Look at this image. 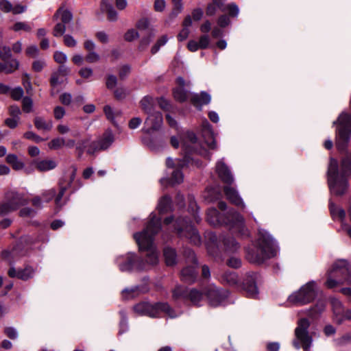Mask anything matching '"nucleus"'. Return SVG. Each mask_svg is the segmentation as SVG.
I'll list each match as a JSON object with an SVG mask.
<instances>
[{
  "label": "nucleus",
  "mask_w": 351,
  "mask_h": 351,
  "mask_svg": "<svg viewBox=\"0 0 351 351\" xmlns=\"http://www.w3.org/2000/svg\"><path fill=\"white\" fill-rule=\"evenodd\" d=\"M161 228L160 219L156 216L151 217L146 228L134 234L139 250L145 252V258H138L132 253H128L117 258V261L121 271H130L132 269L145 270L148 266L155 265L158 262V253L154 245V236Z\"/></svg>",
  "instance_id": "obj_1"
},
{
  "label": "nucleus",
  "mask_w": 351,
  "mask_h": 351,
  "mask_svg": "<svg viewBox=\"0 0 351 351\" xmlns=\"http://www.w3.org/2000/svg\"><path fill=\"white\" fill-rule=\"evenodd\" d=\"M351 175V161L348 156L345 157L341 165V173H339L337 160L331 158L328 169V184L332 195L341 196L348 190V181L346 177Z\"/></svg>",
  "instance_id": "obj_2"
},
{
  "label": "nucleus",
  "mask_w": 351,
  "mask_h": 351,
  "mask_svg": "<svg viewBox=\"0 0 351 351\" xmlns=\"http://www.w3.org/2000/svg\"><path fill=\"white\" fill-rule=\"evenodd\" d=\"M186 140L182 143V148L185 152V155L182 159H178L176 160L177 169L172 173L171 181L172 184H180L183 181V174L180 169L187 167L189 165H195L197 167H199L201 164L196 159H194L190 156V154L192 152H197L199 155L207 156V151L200 147L197 149L196 147L197 137L193 132H187L186 135Z\"/></svg>",
  "instance_id": "obj_3"
},
{
  "label": "nucleus",
  "mask_w": 351,
  "mask_h": 351,
  "mask_svg": "<svg viewBox=\"0 0 351 351\" xmlns=\"http://www.w3.org/2000/svg\"><path fill=\"white\" fill-rule=\"evenodd\" d=\"M274 242L269 234L264 230H259L256 244L246 250V259L251 263L261 265L267 259L276 255Z\"/></svg>",
  "instance_id": "obj_4"
},
{
  "label": "nucleus",
  "mask_w": 351,
  "mask_h": 351,
  "mask_svg": "<svg viewBox=\"0 0 351 351\" xmlns=\"http://www.w3.org/2000/svg\"><path fill=\"white\" fill-rule=\"evenodd\" d=\"M258 274L255 272H249L246 274L241 285L239 283V276L237 273L233 271H226L221 276V281L223 284L230 287H236L244 291L246 296L252 298H256L258 294V289L256 282L258 278Z\"/></svg>",
  "instance_id": "obj_5"
},
{
  "label": "nucleus",
  "mask_w": 351,
  "mask_h": 351,
  "mask_svg": "<svg viewBox=\"0 0 351 351\" xmlns=\"http://www.w3.org/2000/svg\"><path fill=\"white\" fill-rule=\"evenodd\" d=\"M339 125L336 132L335 145L338 150L345 151L348 145L351 135V115L342 112L337 121Z\"/></svg>",
  "instance_id": "obj_6"
},
{
  "label": "nucleus",
  "mask_w": 351,
  "mask_h": 351,
  "mask_svg": "<svg viewBox=\"0 0 351 351\" xmlns=\"http://www.w3.org/2000/svg\"><path fill=\"white\" fill-rule=\"evenodd\" d=\"M134 311L138 315H147L152 317L159 316L162 312L165 313L170 317H176L173 310L167 302L152 304L147 302H143L136 304L134 306Z\"/></svg>",
  "instance_id": "obj_7"
},
{
  "label": "nucleus",
  "mask_w": 351,
  "mask_h": 351,
  "mask_svg": "<svg viewBox=\"0 0 351 351\" xmlns=\"http://www.w3.org/2000/svg\"><path fill=\"white\" fill-rule=\"evenodd\" d=\"M317 291L315 282L310 281L289 295L288 300L295 305L306 304L313 301L317 295Z\"/></svg>",
  "instance_id": "obj_8"
},
{
  "label": "nucleus",
  "mask_w": 351,
  "mask_h": 351,
  "mask_svg": "<svg viewBox=\"0 0 351 351\" xmlns=\"http://www.w3.org/2000/svg\"><path fill=\"white\" fill-rule=\"evenodd\" d=\"M309 326L310 322L307 319L302 318L298 321L295 329V339L293 341V345L296 349L302 346L305 351H309L313 341L308 331Z\"/></svg>",
  "instance_id": "obj_9"
},
{
  "label": "nucleus",
  "mask_w": 351,
  "mask_h": 351,
  "mask_svg": "<svg viewBox=\"0 0 351 351\" xmlns=\"http://www.w3.org/2000/svg\"><path fill=\"white\" fill-rule=\"evenodd\" d=\"M27 204L28 200L23 194L14 191H8L5 193L4 202L0 204V215H6Z\"/></svg>",
  "instance_id": "obj_10"
},
{
  "label": "nucleus",
  "mask_w": 351,
  "mask_h": 351,
  "mask_svg": "<svg viewBox=\"0 0 351 351\" xmlns=\"http://www.w3.org/2000/svg\"><path fill=\"white\" fill-rule=\"evenodd\" d=\"M175 230L180 237H185L194 245H199L201 237L197 230L183 217L178 218L175 224Z\"/></svg>",
  "instance_id": "obj_11"
},
{
  "label": "nucleus",
  "mask_w": 351,
  "mask_h": 351,
  "mask_svg": "<svg viewBox=\"0 0 351 351\" xmlns=\"http://www.w3.org/2000/svg\"><path fill=\"white\" fill-rule=\"evenodd\" d=\"M114 141V136L111 130H106L96 141H93L86 151L88 154L108 149Z\"/></svg>",
  "instance_id": "obj_12"
},
{
  "label": "nucleus",
  "mask_w": 351,
  "mask_h": 351,
  "mask_svg": "<svg viewBox=\"0 0 351 351\" xmlns=\"http://www.w3.org/2000/svg\"><path fill=\"white\" fill-rule=\"evenodd\" d=\"M202 292L195 289H188L178 286L173 291V298L174 299L189 300L194 305H197L202 300Z\"/></svg>",
  "instance_id": "obj_13"
},
{
  "label": "nucleus",
  "mask_w": 351,
  "mask_h": 351,
  "mask_svg": "<svg viewBox=\"0 0 351 351\" xmlns=\"http://www.w3.org/2000/svg\"><path fill=\"white\" fill-rule=\"evenodd\" d=\"M229 292L215 286L210 287L206 292L209 304L212 306H218L228 297Z\"/></svg>",
  "instance_id": "obj_14"
},
{
  "label": "nucleus",
  "mask_w": 351,
  "mask_h": 351,
  "mask_svg": "<svg viewBox=\"0 0 351 351\" xmlns=\"http://www.w3.org/2000/svg\"><path fill=\"white\" fill-rule=\"evenodd\" d=\"M328 273L334 276L342 279L343 282L351 283V272L349 271L348 263L345 260L335 262Z\"/></svg>",
  "instance_id": "obj_15"
},
{
  "label": "nucleus",
  "mask_w": 351,
  "mask_h": 351,
  "mask_svg": "<svg viewBox=\"0 0 351 351\" xmlns=\"http://www.w3.org/2000/svg\"><path fill=\"white\" fill-rule=\"evenodd\" d=\"M334 320L341 324L345 320H351V309H345L342 303L337 299L331 300Z\"/></svg>",
  "instance_id": "obj_16"
},
{
  "label": "nucleus",
  "mask_w": 351,
  "mask_h": 351,
  "mask_svg": "<svg viewBox=\"0 0 351 351\" xmlns=\"http://www.w3.org/2000/svg\"><path fill=\"white\" fill-rule=\"evenodd\" d=\"M145 124L148 126L143 129L147 134H151L154 131L158 130L162 124V115L160 112L153 110L149 114L145 121Z\"/></svg>",
  "instance_id": "obj_17"
},
{
  "label": "nucleus",
  "mask_w": 351,
  "mask_h": 351,
  "mask_svg": "<svg viewBox=\"0 0 351 351\" xmlns=\"http://www.w3.org/2000/svg\"><path fill=\"white\" fill-rule=\"evenodd\" d=\"M76 171L77 169L73 167V172L71 173L69 178L60 180L59 182L60 191L58 195L55 198V203L59 208L62 206V198L64 196L66 191L71 187L73 180H75Z\"/></svg>",
  "instance_id": "obj_18"
},
{
  "label": "nucleus",
  "mask_w": 351,
  "mask_h": 351,
  "mask_svg": "<svg viewBox=\"0 0 351 351\" xmlns=\"http://www.w3.org/2000/svg\"><path fill=\"white\" fill-rule=\"evenodd\" d=\"M228 223L232 226V228H237L239 232L244 235L247 234V230L244 227V219L237 212L232 210L228 213L227 217Z\"/></svg>",
  "instance_id": "obj_19"
},
{
  "label": "nucleus",
  "mask_w": 351,
  "mask_h": 351,
  "mask_svg": "<svg viewBox=\"0 0 351 351\" xmlns=\"http://www.w3.org/2000/svg\"><path fill=\"white\" fill-rule=\"evenodd\" d=\"M35 273V270L31 266H27L24 269L16 270L14 267H10L8 271V274L11 278H18L23 280H27L32 278Z\"/></svg>",
  "instance_id": "obj_20"
},
{
  "label": "nucleus",
  "mask_w": 351,
  "mask_h": 351,
  "mask_svg": "<svg viewBox=\"0 0 351 351\" xmlns=\"http://www.w3.org/2000/svg\"><path fill=\"white\" fill-rule=\"evenodd\" d=\"M216 171L221 181L228 185H230L234 182V178L230 169L222 160H219L217 163Z\"/></svg>",
  "instance_id": "obj_21"
},
{
  "label": "nucleus",
  "mask_w": 351,
  "mask_h": 351,
  "mask_svg": "<svg viewBox=\"0 0 351 351\" xmlns=\"http://www.w3.org/2000/svg\"><path fill=\"white\" fill-rule=\"evenodd\" d=\"M202 126V136L204 137L205 143L209 149H215L217 148V144L211 129V125L207 121H205Z\"/></svg>",
  "instance_id": "obj_22"
},
{
  "label": "nucleus",
  "mask_w": 351,
  "mask_h": 351,
  "mask_svg": "<svg viewBox=\"0 0 351 351\" xmlns=\"http://www.w3.org/2000/svg\"><path fill=\"white\" fill-rule=\"evenodd\" d=\"M223 192H224L227 199L231 203H232L233 204H234L236 206H241L243 208L245 206L242 199L241 198L237 191L234 188H233L229 185H227V186H224Z\"/></svg>",
  "instance_id": "obj_23"
},
{
  "label": "nucleus",
  "mask_w": 351,
  "mask_h": 351,
  "mask_svg": "<svg viewBox=\"0 0 351 351\" xmlns=\"http://www.w3.org/2000/svg\"><path fill=\"white\" fill-rule=\"evenodd\" d=\"M190 100L195 107L201 110L203 105H207L210 102L211 97L208 93L202 91L199 94H193Z\"/></svg>",
  "instance_id": "obj_24"
},
{
  "label": "nucleus",
  "mask_w": 351,
  "mask_h": 351,
  "mask_svg": "<svg viewBox=\"0 0 351 351\" xmlns=\"http://www.w3.org/2000/svg\"><path fill=\"white\" fill-rule=\"evenodd\" d=\"M101 10L107 14V19L110 21H116L118 14L112 5V0H101Z\"/></svg>",
  "instance_id": "obj_25"
},
{
  "label": "nucleus",
  "mask_w": 351,
  "mask_h": 351,
  "mask_svg": "<svg viewBox=\"0 0 351 351\" xmlns=\"http://www.w3.org/2000/svg\"><path fill=\"white\" fill-rule=\"evenodd\" d=\"M219 239L223 243L224 250L227 252H236L240 247L239 243L232 236H221Z\"/></svg>",
  "instance_id": "obj_26"
},
{
  "label": "nucleus",
  "mask_w": 351,
  "mask_h": 351,
  "mask_svg": "<svg viewBox=\"0 0 351 351\" xmlns=\"http://www.w3.org/2000/svg\"><path fill=\"white\" fill-rule=\"evenodd\" d=\"M197 277V272L193 266L184 268L181 271V279L186 283H193Z\"/></svg>",
  "instance_id": "obj_27"
},
{
  "label": "nucleus",
  "mask_w": 351,
  "mask_h": 351,
  "mask_svg": "<svg viewBox=\"0 0 351 351\" xmlns=\"http://www.w3.org/2000/svg\"><path fill=\"white\" fill-rule=\"evenodd\" d=\"M59 16H60V23H64L65 25L70 23L73 19L72 13L67 9L64 8V5H62L57 10V11L53 16V19L57 20Z\"/></svg>",
  "instance_id": "obj_28"
},
{
  "label": "nucleus",
  "mask_w": 351,
  "mask_h": 351,
  "mask_svg": "<svg viewBox=\"0 0 351 351\" xmlns=\"http://www.w3.org/2000/svg\"><path fill=\"white\" fill-rule=\"evenodd\" d=\"M19 62L16 59H11L3 62H0V73H12L19 69Z\"/></svg>",
  "instance_id": "obj_29"
},
{
  "label": "nucleus",
  "mask_w": 351,
  "mask_h": 351,
  "mask_svg": "<svg viewBox=\"0 0 351 351\" xmlns=\"http://www.w3.org/2000/svg\"><path fill=\"white\" fill-rule=\"evenodd\" d=\"M36 168L40 171H47L53 169L57 164L53 160H36L34 162Z\"/></svg>",
  "instance_id": "obj_30"
},
{
  "label": "nucleus",
  "mask_w": 351,
  "mask_h": 351,
  "mask_svg": "<svg viewBox=\"0 0 351 351\" xmlns=\"http://www.w3.org/2000/svg\"><path fill=\"white\" fill-rule=\"evenodd\" d=\"M36 128L43 132H49L53 128V122L51 120L46 121L42 117H36L34 119Z\"/></svg>",
  "instance_id": "obj_31"
},
{
  "label": "nucleus",
  "mask_w": 351,
  "mask_h": 351,
  "mask_svg": "<svg viewBox=\"0 0 351 351\" xmlns=\"http://www.w3.org/2000/svg\"><path fill=\"white\" fill-rule=\"evenodd\" d=\"M223 1L224 0H212V2L209 3L206 8V15L209 16H213L218 10L225 12Z\"/></svg>",
  "instance_id": "obj_32"
},
{
  "label": "nucleus",
  "mask_w": 351,
  "mask_h": 351,
  "mask_svg": "<svg viewBox=\"0 0 351 351\" xmlns=\"http://www.w3.org/2000/svg\"><path fill=\"white\" fill-rule=\"evenodd\" d=\"M163 256L167 265L172 266L176 263L177 254L174 249L169 247H165L164 249Z\"/></svg>",
  "instance_id": "obj_33"
},
{
  "label": "nucleus",
  "mask_w": 351,
  "mask_h": 351,
  "mask_svg": "<svg viewBox=\"0 0 351 351\" xmlns=\"http://www.w3.org/2000/svg\"><path fill=\"white\" fill-rule=\"evenodd\" d=\"M5 160L12 166L13 169L16 171L21 170L25 167L24 163L15 154L7 155Z\"/></svg>",
  "instance_id": "obj_34"
},
{
  "label": "nucleus",
  "mask_w": 351,
  "mask_h": 351,
  "mask_svg": "<svg viewBox=\"0 0 351 351\" xmlns=\"http://www.w3.org/2000/svg\"><path fill=\"white\" fill-rule=\"evenodd\" d=\"M141 291L138 286H134L131 288H126L121 292V295L124 300H130L138 296Z\"/></svg>",
  "instance_id": "obj_35"
},
{
  "label": "nucleus",
  "mask_w": 351,
  "mask_h": 351,
  "mask_svg": "<svg viewBox=\"0 0 351 351\" xmlns=\"http://www.w3.org/2000/svg\"><path fill=\"white\" fill-rule=\"evenodd\" d=\"M329 208L333 218L338 217L341 223H343L346 217V212L343 209L338 208L333 202L330 201Z\"/></svg>",
  "instance_id": "obj_36"
},
{
  "label": "nucleus",
  "mask_w": 351,
  "mask_h": 351,
  "mask_svg": "<svg viewBox=\"0 0 351 351\" xmlns=\"http://www.w3.org/2000/svg\"><path fill=\"white\" fill-rule=\"evenodd\" d=\"M206 219L210 225H217L219 223V213L215 208L208 209Z\"/></svg>",
  "instance_id": "obj_37"
},
{
  "label": "nucleus",
  "mask_w": 351,
  "mask_h": 351,
  "mask_svg": "<svg viewBox=\"0 0 351 351\" xmlns=\"http://www.w3.org/2000/svg\"><path fill=\"white\" fill-rule=\"evenodd\" d=\"M171 199L169 196L165 195L159 201L158 209L160 213H165L170 210Z\"/></svg>",
  "instance_id": "obj_38"
},
{
  "label": "nucleus",
  "mask_w": 351,
  "mask_h": 351,
  "mask_svg": "<svg viewBox=\"0 0 351 351\" xmlns=\"http://www.w3.org/2000/svg\"><path fill=\"white\" fill-rule=\"evenodd\" d=\"M154 34L152 30H147L146 36L142 38L140 41V44L138 46V49L140 51H144L146 49L147 46L149 45L152 38L154 37Z\"/></svg>",
  "instance_id": "obj_39"
},
{
  "label": "nucleus",
  "mask_w": 351,
  "mask_h": 351,
  "mask_svg": "<svg viewBox=\"0 0 351 351\" xmlns=\"http://www.w3.org/2000/svg\"><path fill=\"white\" fill-rule=\"evenodd\" d=\"M225 12H228V16L230 18H236L238 16L239 13V8L234 3H230L226 5L225 7Z\"/></svg>",
  "instance_id": "obj_40"
},
{
  "label": "nucleus",
  "mask_w": 351,
  "mask_h": 351,
  "mask_svg": "<svg viewBox=\"0 0 351 351\" xmlns=\"http://www.w3.org/2000/svg\"><path fill=\"white\" fill-rule=\"evenodd\" d=\"M174 98L180 101L183 102L188 98V93L183 88H176L173 90Z\"/></svg>",
  "instance_id": "obj_41"
},
{
  "label": "nucleus",
  "mask_w": 351,
  "mask_h": 351,
  "mask_svg": "<svg viewBox=\"0 0 351 351\" xmlns=\"http://www.w3.org/2000/svg\"><path fill=\"white\" fill-rule=\"evenodd\" d=\"M173 9L170 14L171 18L176 17L182 10V0H172Z\"/></svg>",
  "instance_id": "obj_42"
},
{
  "label": "nucleus",
  "mask_w": 351,
  "mask_h": 351,
  "mask_svg": "<svg viewBox=\"0 0 351 351\" xmlns=\"http://www.w3.org/2000/svg\"><path fill=\"white\" fill-rule=\"evenodd\" d=\"M104 112L106 118L113 123H114V117L121 114L119 111L114 112L112 108L108 105L104 107Z\"/></svg>",
  "instance_id": "obj_43"
},
{
  "label": "nucleus",
  "mask_w": 351,
  "mask_h": 351,
  "mask_svg": "<svg viewBox=\"0 0 351 351\" xmlns=\"http://www.w3.org/2000/svg\"><path fill=\"white\" fill-rule=\"evenodd\" d=\"M344 282L342 279L338 278H334V276L329 273L328 274V279L326 282V285L328 288L332 289L337 287L339 285L343 284Z\"/></svg>",
  "instance_id": "obj_44"
},
{
  "label": "nucleus",
  "mask_w": 351,
  "mask_h": 351,
  "mask_svg": "<svg viewBox=\"0 0 351 351\" xmlns=\"http://www.w3.org/2000/svg\"><path fill=\"white\" fill-rule=\"evenodd\" d=\"M168 41V37L167 35L162 36L156 42V43L152 47L151 52L152 54L156 53L160 48L165 45Z\"/></svg>",
  "instance_id": "obj_45"
},
{
  "label": "nucleus",
  "mask_w": 351,
  "mask_h": 351,
  "mask_svg": "<svg viewBox=\"0 0 351 351\" xmlns=\"http://www.w3.org/2000/svg\"><path fill=\"white\" fill-rule=\"evenodd\" d=\"M151 100H152V99L150 97H145L143 98V99L140 102L141 106L143 110L147 114L153 111V109H152V107L151 105Z\"/></svg>",
  "instance_id": "obj_46"
},
{
  "label": "nucleus",
  "mask_w": 351,
  "mask_h": 351,
  "mask_svg": "<svg viewBox=\"0 0 351 351\" xmlns=\"http://www.w3.org/2000/svg\"><path fill=\"white\" fill-rule=\"evenodd\" d=\"M66 32V25L62 23H58L53 27L52 34L55 37H60Z\"/></svg>",
  "instance_id": "obj_47"
},
{
  "label": "nucleus",
  "mask_w": 351,
  "mask_h": 351,
  "mask_svg": "<svg viewBox=\"0 0 351 351\" xmlns=\"http://www.w3.org/2000/svg\"><path fill=\"white\" fill-rule=\"evenodd\" d=\"M33 101L29 97H25L22 99V109L23 112L29 113L32 111Z\"/></svg>",
  "instance_id": "obj_48"
},
{
  "label": "nucleus",
  "mask_w": 351,
  "mask_h": 351,
  "mask_svg": "<svg viewBox=\"0 0 351 351\" xmlns=\"http://www.w3.org/2000/svg\"><path fill=\"white\" fill-rule=\"evenodd\" d=\"M66 80V78H64L62 77L60 75L56 74V73L53 72L51 75L50 78V84L53 87H56V86L61 84L64 83V82Z\"/></svg>",
  "instance_id": "obj_49"
},
{
  "label": "nucleus",
  "mask_w": 351,
  "mask_h": 351,
  "mask_svg": "<svg viewBox=\"0 0 351 351\" xmlns=\"http://www.w3.org/2000/svg\"><path fill=\"white\" fill-rule=\"evenodd\" d=\"M16 248H13L12 251L4 250L1 252V257L3 259L6 260L10 264L12 263L13 259L16 256Z\"/></svg>",
  "instance_id": "obj_50"
},
{
  "label": "nucleus",
  "mask_w": 351,
  "mask_h": 351,
  "mask_svg": "<svg viewBox=\"0 0 351 351\" xmlns=\"http://www.w3.org/2000/svg\"><path fill=\"white\" fill-rule=\"evenodd\" d=\"M64 145V139L62 138H56L51 140L48 146L51 149H58Z\"/></svg>",
  "instance_id": "obj_51"
},
{
  "label": "nucleus",
  "mask_w": 351,
  "mask_h": 351,
  "mask_svg": "<svg viewBox=\"0 0 351 351\" xmlns=\"http://www.w3.org/2000/svg\"><path fill=\"white\" fill-rule=\"evenodd\" d=\"M226 265L230 267L238 269L241 267L242 262L239 258L231 256L227 260Z\"/></svg>",
  "instance_id": "obj_52"
},
{
  "label": "nucleus",
  "mask_w": 351,
  "mask_h": 351,
  "mask_svg": "<svg viewBox=\"0 0 351 351\" xmlns=\"http://www.w3.org/2000/svg\"><path fill=\"white\" fill-rule=\"evenodd\" d=\"M22 83L25 87L27 93L30 94L32 91V86L30 82V76L27 73H24L22 77Z\"/></svg>",
  "instance_id": "obj_53"
},
{
  "label": "nucleus",
  "mask_w": 351,
  "mask_h": 351,
  "mask_svg": "<svg viewBox=\"0 0 351 351\" xmlns=\"http://www.w3.org/2000/svg\"><path fill=\"white\" fill-rule=\"evenodd\" d=\"M12 57V49L8 46H3L2 50L0 52V59L3 62L10 60L9 59Z\"/></svg>",
  "instance_id": "obj_54"
},
{
  "label": "nucleus",
  "mask_w": 351,
  "mask_h": 351,
  "mask_svg": "<svg viewBox=\"0 0 351 351\" xmlns=\"http://www.w3.org/2000/svg\"><path fill=\"white\" fill-rule=\"evenodd\" d=\"M24 138L32 140L34 141L35 143H40L45 141L44 138L38 136V134H35L34 132L32 131H28L23 134Z\"/></svg>",
  "instance_id": "obj_55"
},
{
  "label": "nucleus",
  "mask_w": 351,
  "mask_h": 351,
  "mask_svg": "<svg viewBox=\"0 0 351 351\" xmlns=\"http://www.w3.org/2000/svg\"><path fill=\"white\" fill-rule=\"evenodd\" d=\"M56 191L55 189H50L49 190L44 191L41 195L44 199L45 202H50L56 195Z\"/></svg>",
  "instance_id": "obj_56"
},
{
  "label": "nucleus",
  "mask_w": 351,
  "mask_h": 351,
  "mask_svg": "<svg viewBox=\"0 0 351 351\" xmlns=\"http://www.w3.org/2000/svg\"><path fill=\"white\" fill-rule=\"evenodd\" d=\"M13 29L15 32L24 30L25 32H30L32 29L31 26L25 22H17L14 25Z\"/></svg>",
  "instance_id": "obj_57"
},
{
  "label": "nucleus",
  "mask_w": 351,
  "mask_h": 351,
  "mask_svg": "<svg viewBox=\"0 0 351 351\" xmlns=\"http://www.w3.org/2000/svg\"><path fill=\"white\" fill-rule=\"evenodd\" d=\"M46 66V62L43 59L36 60L32 63V69L35 72H40Z\"/></svg>",
  "instance_id": "obj_58"
},
{
  "label": "nucleus",
  "mask_w": 351,
  "mask_h": 351,
  "mask_svg": "<svg viewBox=\"0 0 351 351\" xmlns=\"http://www.w3.org/2000/svg\"><path fill=\"white\" fill-rule=\"evenodd\" d=\"M100 56L95 51L88 52L85 57V60L87 62L95 63L99 60Z\"/></svg>",
  "instance_id": "obj_59"
},
{
  "label": "nucleus",
  "mask_w": 351,
  "mask_h": 351,
  "mask_svg": "<svg viewBox=\"0 0 351 351\" xmlns=\"http://www.w3.org/2000/svg\"><path fill=\"white\" fill-rule=\"evenodd\" d=\"M217 24L220 27H226L230 24V17L227 14H221L217 19Z\"/></svg>",
  "instance_id": "obj_60"
},
{
  "label": "nucleus",
  "mask_w": 351,
  "mask_h": 351,
  "mask_svg": "<svg viewBox=\"0 0 351 351\" xmlns=\"http://www.w3.org/2000/svg\"><path fill=\"white\" fill-rule=\"evenodd\" d=\"M10 95L14 100H19L23 95V90L21 87H16L12 90H10Z\"/></svg>",
  "instance_id": "obj_61"
},
{
  "label": "nucleus",
  "mask_w": 351,
  "mask_h": 351,
  "mask_svg": "<svg viewBox=\"0 0 351 351\" xmlns=\"http://www.w3.org/2000/svg\"><path fill=\"white\" fill-rule=\"evenodd\" d=\"M117 84V78L114 75H108L106 78V85L108 89L114 88Z\"/></svg>",
  "instance_id": "obj_62"
},
{
  "label": "nucleus",
  "mask_w": 351,
  "mask_h": 351,
  "mask_svg": "<svg viewBox=\"0 0 351 351\" xmlns=\"http://www.w3.org/2000/svg\"><path fill=\"white\" fill-rule=\"evenodd\" d=\"M139 36L138 33L134 29H129L124 35L126 41L131 42Z\"/></svg>",
  "instance_id": "obj_63"
},
{
  "label": "nucleus",
  "mask_w": 351,
  "mask_h": 351,
  "mask_svg": "<svg viewBox=\"0 0 351 351\" xmlns=\"http://www.w3.org/2000/svg\"><path fill=\"white\" fill-rule=\"evenodd\" d=\"M54 60L59 64H64L67 60V56L62 51H56L53 55Z\"/></svg>",
  "instance_id": "obj_64"
}]
</instances>
